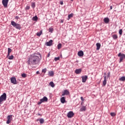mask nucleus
Here are the masks:
<instances>
[{
  "label": "nucleus",
  "instance_id": "22",
  "mask_svg": "<svg viewBox=\"0 0 125 125\" xmlns=\"http://www.w3.org/2000/svg\"><path fill=\"white\" fill-rule=\"evenodd\" d=\"M11 51H12V50L10 49V48H8V54L7 55V57H8L9 55H10V53H11Z\"/></svg>",
  "mask_w": 125,
  "mask_h": 125
},
{
  "label": "nucleus",
  "instance_id": "39",
  "mask_svg": "<svg viewBox=\"0 0 125 125\" xmlns=\"http://www.w3.org/2000/svg\"><path fill=\"white\" fill-rule=\"evenodd\" d=\"M25 9L26 10H29V9H30V6H26Z\"/></svg>",
  "mask_w": 125,
  "mask_h": 125
},
{
  "label": "nucleus",
  "instance_id": "36",
  "mask_svg": "<svg viewBox=\"0 0 125 125\" xmlns=\"http://www.w3.org/2000/svg\"><path fill=\"white\" fill-rule=\"evenodd\" d=\"M21 77L22 78H26L27 77V75L26 74H25V73H22L21 74Z\"/></svg>",
  "mask_w": 125,
  "mask_h": 125
},
{
  "label": "nucleus",
  "instance_id": "47",
  "mask_svg": "<svg viewBox=\"0 0 125 125\" xmlns=\"http://www.w3.org/2000/svg\"><path fill=\"white\" fill-rule=\"evenodd\" d=\"M38 116H42V114H41L40 113H38Z\"/></svg>",
  "mask_w": 125,
  "mask_h": 125
},
{
  "label": "nucleus",
  "instance_id": "13",
  "mask_svg": "<svg viewBox=\"0 0 125 125\" xmlns=\"http://www.w3.org/2000/svg\"><path fill=\"white\" fill-rule=\"evenodd\" d=\"M52 42H53V41H52V40H50L49 42H47V46H51V45H52Z\"/></svg>",
  "mask_w": 125,
  "mask_h": 125
},
{
  "label": "nucleus",
  "instance_id": "16",
  "mask_svg": "<svg viewBox=\"0 0 125 125\" xmlns=\"http://www.w3.org/2000/svg\"><path fill=\"white\" fill-rule=\"evenodd\" d=\"M40 122V124H41V125H42V124H43V123H44V119H43V118H41L40 119H37V122Z\"/></svg>",
  "mask_w": 125,
  "mask_h": 125
},
{
  "label": "nucleus",
  "instance_id": "7",
  "mask_svg": "<svg viewBox=\"0 0 125 125\" xmlns=\"http://www.w3.org/2000/svg\"><path fill=\"white\" fill-rule=\"evenodd\" d=\"M8 1H9V0H2V3L4 7H7V5L8 4Z\"/></svg>",
  "mask_w": 125,
  "mask_h": 125
},
{
  "label": "nucleus",
  "instance_id": "44",
  "mask_svg": "<svg viewBox=\"0 0 125 125\" xmlns=\"http://www.w3.org/2000/svg\"><path fill=\"white\" fill-rule=\"evenodd\" d=\"M110 10L113 9V7L112 6H110Z\"/></svg>",
  "mask_w": 125,
  "mask_h": 125
},
{
  "label": "nucleus",
  "instance_id": "8",
  "mask_svg": "<svg viewBox=\"0 0 125 125\" xmlns=\"http://www.w3.org/2000/svg\"><path fill=\"white\" fill-rule=\"evenodd\" d=\"M11 83H13V84H17V81L16 80V78L15 77H12L10 79Z\"/></svg>",
  "mask_w": 125,
  "mask_h": 125
},
{
  "label": "nucleus",
  "instance_id": "12",
  "mask_svg": "<svg viewBox=\"0 0 125 125\" xmlns=\"http://www.w3.org/2000/svg\"><path fill=\"white\" fill-rule=\"evenodd\" d=\"M106 83H107V76H105L104 77V80L103 82V85L104 86H105V85H106Z\"/></svg>",
  "mask_w": 125,
  "mask_h": 125
},
{
  "label": "nucleus",
  "instance_id": "50",
  "mask_svg": "<svg viewBox=\"0 0 125 125\" xmlns=\"http://www.w3.org/2000/svg\"><path fill=\"white\" fill-rule=\"evenodd\" d=\"M83 104V102L81 103V104Z\"/></svg>",
  "mask_w": 125,
  "mask_h": 125
},
{
  "label": "nucleus",
  "instance_id": "1",
  "mask_svg": "<svg viewBox=\"0 0 125 125\" xmlns=\"http://www.w3.org/2000/svg\"><path fill=\"white\" fill-rule=\"evenodd\" d=\"M42 60V55L40 53L31 55L27 61L28 65H38Z\"/></svg>",
  "mask_w": 125,
  "mask_h": 125
},
{
  "label": "nucleus",
  "instance_id": "35",
  "mask_svg": "<svg viewBox=\"0 0 125 125\" xmlns=\"http://www.w3.org/2000/svg\"><path fill=\"white\" fill-rule=\"evenodd\" d=\"M46 68H45L42 70V73H44V74H45V73H46Z\"/></svg>",
  "mask_w": 125,
  "mask_h": 125
},
{
  "label": "nucleus",
  "instance_id": "28",
  "mask_svg": "<svg viewBox=\"0 0 125 125\" xmlns=\"http://www.w3.org/2000/svg\"><path fill=\"white\" fill-rule=\"evenodd\" d=\"M49 85H50V86H51L52 87H54L55 85L53 82H50Z\"/></svg>",
  "mask_w": 125,
  "mask_h": 125
},
{
  "label": "nucleus",
  "instance_id": "40",
  "mask_svg": "<svg viewBox=\"0 0 125 125\" xmlns=\"http://www.w3.org/2000/svg\"><path fill=\"white\" fill-rule=\"evenodd\" d=\"M81 99L82 101H84V99H83V97H81Z\"/></svg>",
  "mask_w": 125,
  "mask_h": 125
},
{
  "label": "nucleus",
  "instance_id": "9",
  "mask_svg": "<svg viewBox=\"0 0 125 125\" xmlns=\"http://www.w3.org/2000/svg\"><path fill=\"white\" fill-rule=\"evenodd\" d=\"M74 112L73 111H69L67 113V117L68 118H73L74 117Z\"/></svg>",
  "mask_w": 125,
  "mask_h": 125
},
{
  "label": "nucleus",
  "instance_id": "23",
  "mask_svg": "<svg viewBox=\"0 0 125 125\" xmlns=\"http://www.w3.org/2000/svg\"><path fill=\"white\" fill-rule=\"evenodd\" d=\"M73 16H74V14H73V13L69 14L68 16L67 20H70V19H71V18H72V17H73Z\"/></svg>",
  "mask_w": 125,
  "mask_h": 125
},
{
  "label": "nucleus",
  "instance_id": "10",
  "mask_svg": "<svg viewBox=\"0 0 125 125\" xmlns=\"http://www.w3.org/2000/svg\"><path fill=\"white\" fill-rule=\"evenodd\" d=\"M70 94V92L67 89H65L63 91L62 93V96H65V95H69Z\"/></svg>",
  "mask_w": 125,
  "mask_h": 125
},
{
  "label": "nucleus",
  "instance_id": "21",
  "mask_svg": "<svg viewBox=\"0 0 125 125\" xmlns=\"http://www.w3.org/2000/svg\"><path fill=\"white\" fill-rule=\"evenodd\" d=\"M96 46H97L96 49L97 50H99L100 49V47H101V44H100V43H97Z\"/></svg>",
  "mask_w": 125,
  "mask_h": 125
},
{
  "label": "nucleus",
  "instance_id": "26",
  "mask_svg": "<svg viewBox=\"0 0 125 125\" xmlns=\"http://www.w3.org/2000/svg\"><path fill=\"white\" fill-rule=\"evenodd\" d=\"M112 38L113 39V40H117V39H118V35H117L116 34L112 35Z\"/></svg>",
  "mask_w": 125,
  "mask_h": 125
},
{
  "label": "nucleus",
  "instance_id": "41",
  "mask_svg": "<svg viewBox=\"0 0 125 125\" xmlns=\"http://www.w3.org/2000/svg\"><path fill=\"white\" fill-rule=\"evenodd\" d=\"M15 19H16V20H18V19H19V17H18V16H16V17H15Z\"/></svg>",
  "mask_w": 125,
  "mask_h": 125
},
{
  "label": "nucleus",
  "instance_id": "14",
  "mask_svg": "<svg viewBox=\"0 0 125 125\" xmlns=\"http://www.w3.org/2000/svg\"><path fill=\"white\" fill-rule=\"evenodd\" d=\"M75 74H81L82 73V69L79 68V69H76L75 71Z\"/></svg>",
  "mask_w": 125,
  "mask_h": 125
},
{
  "label": "nucleus",
  "instance_id": "25",
  "mask_svg": "<svg viewBox=\"0 0 125 125\" xmlns=\"http://www.w3.org/2000/svg\"><path fill=\"white\" fill-rule=\"evenodd\" d=\"M33 21H38V17L37 16H35L33 17L32 18Z\"/></svg>",
  "mask_w": 125,
  "mask_h": 125
},
{
  "label": "nucleus",
  "instance_id": "42",
  "mask_svg": "<svg viewBox=\"0 0 125 125\" xmlns=\"http://www.w3.org/2000/svg\"><path fill=\"white\" fill-rule=\"evenodd\" d=\"M49 56H50V53H48V55L47 56V57H49Z\"/></svg>",
  "mask_w": 125,
  "mask_h": 125
},
{
  "label": "nucleus",
  "instance_id": "38",
  "mask_svg": "<svg viewBox=\"0 0 125 125\" xmlns=\"http://www.w3.org/2000/svg\"><path fill=\"white\" fill-rule=\"evenodd\" d=\"M111 73L110 72H108L107 73V75L106 76L107 79L110 78V75Z\"/></svg>",
  "mask_w": 125,
  "mask_h": 125
},
{
  "label": "nucleus",
  "instance_id": "32",
  "mask_svg": "<svg viewBox=\"0 0 125 125\" xmlns=\"http://www.w3.org/2000/svg\"><path fill=\"white\" fill-rule=\"evenodd\" d=\"M49 33H52L53 32V28L50 27L49 28Z\"/></svg>",
  "mask_w": 125,
  "mask_h": 125
},
{
  "label": "nucleus",
  "instance_id": "6",
  "mask_svg": "<svg viewBox=\"0 0 125 125\" xmlns=\"http://www.w3.org/2000/svg\"><path fill=\"white\" fill-rule=\"evenodd\" d=\"M13 115H9L7 117V120L6 121L7 125H9L10 123H11V121L12 120H13V118H12Z\"/></svg>",
  "mask_w": 125,
  "mask_h": 125
},
{
  "label": "nucleus",
  "instance_id": "37",
  "mask_svg": "<svg viewBox=\"0 0 125 125\" xmlns=\"http://www.w3.org/2000/svg\"><path fill=\"white\" fill-rule=\"evenodd\" d=\"M110 115L111 116V117H115V116H116V113H115L114 112H111L110 113Z\"/></svg>",
  "mask_w": 125,
  "mask_h": 125
},
{
  "label": "nucleus",
  "instance_id": "27",
  "mask_svg": "<svg viewBox=\"0 0 125 125\" xmlns=\"http://www.w3.org/2000/svg\"><path fill=\"white\" fill-rule=\"evenodd\" d=\"M120 81H121V82H125V76H123V77H121L120 79Z\"/></svg>",
  "mask_w": 125,
  "mask_h": 125
},
{
  "label": "nucleus",
  "instance_id": "33",
  "mask_svg": "<svg viewBox=\"0 0 125 125\" xmlns=\"http://www.w3.org/2000/svg\"><path fill=\"white\" fill-rule=\"evenodd\" d=\"M119 34L120 35V36H122L123 35V29H120L119 31Z\"/></svg>",
  "mask_w": 125,
  "mask_h": 125
},
{
  "label": "nucleus",
  "instance_id": "46",
  "mask_svg": "<svg viewBox=\"0 0 125 125\" xmlns=\"http://www.w3.org/2000/svg\"><path fill=\"white\" fill-rule=\"evenodd\" d=\"M63 22H64V21H63V20H62L61 21V23H63Z\"/></svg>",
  "mask_w": 125,
  "mask_h": 125
},
{
  "label": "nucleus",
  "instance_id": "48",
  "mask_svg": "<svg viewBox=\"0 0 125 125\" xmlns=\"http://www.w3.org/2000/svg\"><path fill=\"white\" fill-rule=\"evenodd\" d=\"M104 75H106V73H104Z\"/></svg>",
  "mask_w": 125,
  "mask_h": 125
},
{
  "label": "nucleus",
  "instance_id": "29",
  "mask_svg": "<svg viewBox=\"0 0 125 125\" xmlns=\"http://www.w3.org/2000/svg\"><path fill=\"white\" fill-rule=\"evenodd\" d=\"M9 60H12L13 58H14V56L13 55H11L10 56H9V57H7Z\"/></svg>",
  "mask_w": 125,
  "mask_h": 125
},
{
  "label": "nucleus",
  "instance_id": "15",
  "mask_svg": "<svg viewBox=\"0 0 125 125\" xmlns=\"http://www.w3.org/2000/svg\"><path fill=\"white\" fill-rule=\"evenodd\" d=\"M78 56H80V57H81L82 56H83V51L82 50L79 51L78 52Z\"/></svg>",
  "mask_w": 125,
  "mask_h": 125
},
{
  "label": "nucleus",
  "instance_id": "24",
  "mask_svg": "<svg viewBox=\"0 0 125 125\" xmlns=\"http://www.w3.org/2000/svg\"><path fill=\"white\" fill-rule=\"evenodd\" d=\"M42 31H41L39 32H37L36 35L37 36H38V37H41V36L42 35Z\"/></svg>",
  "mask_w": 125,
  "mask_h": 125
},
{
  "label": "nucleus",
  "instance_id": "30",
  "mask_svg": "<svg viewBox=\"0 0 125 125\" xmlns=\"http://www.w3.org/2000/svg\"><path fill=\"white\" fill-rule=\"evenodd\" d=\"M57 47H58V49H60L61 48V47H62V44H61L60 43H59L58 44Z\"/></svg>",
  "mask_w": 125,
  "mask_h": 125
},
{
  "label": "nucleus",
  "instance_id": "34",
  "mask_svg": "<svg viewBox=\"0 0 125 125\" xmlns=\"http://www.w3.org/2000/svg\"><path fill=\"white\" fill-rule=\"evenodd\" d=\"M60 60V57H55L54 58L55 61H58V60Z\"/></svg>",
  "mask_w": 125,
  "mask_h": 125
},
{
  "label": "nucleus",
  "instance_id": "4",
  "mask_svg": "<svg viewBox=\"0 0 125 125\" xmlns=\"http://www.w3.org/2000/svg\"><path fill=\"white\" fill-rule=\"evenodd\" d=\"M48 100V99H47V97L44 96L43 98L40 99V101L38 102V105H41L42 103H43L44 102H47Z\"/></svg>",
  "mask_w": 125,
  "mask_h": 125
},
{
  "label": "nucleus",
  "instance_id": "43",
  "mask_svg": "<svg viewBox=\"0 0 125 125\" xmlns=\"http://www.w3.org/2000/svg\"><path fill=\"white\" fill-rule=\"evenodd\" d=\"M60 4H61V5H63V1H61L60 2Z\"/></svg>",
  "mask_w": 125,
  "mask_h": 125
},
{
  "label": "nucleus",
  "instance_id": "2",
  "mask_svg": "<svg viewBox=\"0 0 125 125\" xmlns=\"http://www.w3.org/2000/svg\"><path fill=\"white\" fill-rule=\"evenodd\" d=\"M12 26H13L14 28H16L17 30H21V25L19 23H17L14 21H12L11 22Z\"/></svg>",
  "mask_w": 125,
  "mask_h": 125
},
{
  "label": "nucleus",
  "instance_id": "5",
  "mask_svg": "<svg viewBox=\"0 0 125 125\" xmlns=\"http://www.w3.org/2000/svg\"><path fill=\"white\" fill-rule=\"evenodd\" d=\"M118 57H120L119 63H121L124 59H125V55L122 53H119L118 55Z\"/></svg>",
  "mask_w": 125,
  "mask_h": 125
},
{
  "label": "nucleus",
  "instance_id": "17",
  "mask_svg": "<svg viewBox=\"0 0 125 125\" xmlns=\"http://www.w3.org/2000/svg\"><path fill=\"white\" fill-rule=\"evenodd\" d=\"M104 21L105 24H108V22H110V19L108 18H104Z\"/></svg>",
  "mask_w": 125,
  "mask_h": 125
},
{
  "label": "nucleus",
  "instance_id": "45",
  "mask_svg": "<svg viewBox=\"0 0 125 125\" xmlns=\"http://www.w3.org/2000/svg\"><path fill=\"white\" fill-rule=\"evenodd\" d=\"M36 74L38 75L39 74H40V72L39 71H37Z\"/></svg>",
  "mask_w": 125,
  "mask_h": 125
},
{
  "label": "nucleus",
  "instance_id": "19",
  "mask_svg": "<svg viewBox=\"0 0 125 125\" xmlns=\"http://www.w3.org/2000/svg\"><path fill=\"white\" fill-rule=\"evenodd\" d=\"M61 102L62 104H64V103L66 102V99H65V97H62V98H61Z\"/></svg>",
  "mask_w": 125,
  "mask_h": 125
},
{
  "label": "nucleus",
  "instance_id": "3",
  "mask_svg": "<svg viewBox=\"0 0 125 125\" xmlns=\"http://www.w3.org/2000/svg\"><path fill=\"white\" fill-rule=\"evenodd\" d=\"M6 100V93H3L2 95L0 97V105L2 104V102Z\"/></svg>",
  "mask_w": 125,
  "mask_h": 125
},
{
  "label": "nucleus",
  "instance_id": "20",
  "mask_svg": "<svg viewBox=\"0 0 125 125\" xmlns=\"http://www.w3.org/2000/svg\"><path fill=\"white\" fill-rule=\"evenodd\" d=\"M86 110V107L83 106L80 109V112H85V111Z\"/></svg>",
  "mask_w": 125,
  "mask_h": 125
},
{
  "label": "nucleus",
  "instance_id": "18",
  "mask_svg": "<svg viewBox=\"0 0 125 125\" xmlns=\"http://www.w3.org/2000/svg\"><path fill=\"white\" fill-rule=\"evenodd\" d=\"M48 75L49 77H53L54 76V72L50 71L48 72Z\"/></svg>",
  "mask_w": 125,
  "mask_h": 125
},
{
  "label": "nucleus",
  "instance_id": "11",
  "mask_svg": "<svg viewBox=\"0 0 125 125\" xmlns=\"http://www.w3.org/2000/svg\"><path fill=\"white\" fill-rule=\"evenodd\" d=\"M82 83H85L86 82V80H87V76H82Z\"/></svg>",
  "mask_w": 125,
  "mask_h": 125
},
{
  "label": "nucleus",
  "instance_id": "31",
  "mask_svg": "<svg viewBox=\"0 0 125 125\" xmlns=\"http://www.w3.org/2000/svg\"><path fill=\"white\" fill-rule=\"evenodd\" d=\"M31 7H32V8H35V7H36V3L32 2L31 3Z\"/></svg>",
  "mask_w": 125,
  "mask_h": 125
},
{
  "label": "nucleus",
  "instance_id": "49",
  "mask_svg": "<svg viewBox=\"0 0 125 125\" xmlns=\"http://www.w3.org/2000/svg\"><path fill=\"white\" fill-rule=\"evenodd\" d=\"M71 0V1H73L74 0Z\"/></svg>",
  "mask_w": 125,
  "mask_h": 125
}]
</instances>
